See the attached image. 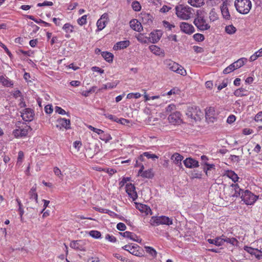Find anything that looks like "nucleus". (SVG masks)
<instances>
[{
    "label": "nucleus",
    "mask_w": 262,
    "mask_h": 262,
    "mask_svg": "<svg viewBox=\"0 0 262 262\" xmlns=\"http://www.w3.org/2000/svg\"><path fill=\"white\" fill-rule=\"evenodd\" d=\"M176 13L177 16L181 19L188 20L192 14L193 9L189 6L179 5L175 7Z\"/></svg>",
    "instance_id": "f257e3e1"
},
{
    "label": "nucleus",
    "mask_w": 262,
    "mask_h": 262,
    "mask_svg": "<svg viewBox=\"0 0 262 262\" xmlns=\"http://www.w3.org/2000/svg\"><path fill=\"white\" fill-rule=\"evenodd\" d=\"M234 6L236 10L241 14H247L251 8L250 0H235Z\"/></svg>",
    "instance_id": "f03ea898"
},
{
    "label": "nucleus",
    "mask_w": 262,
    "mask_h": 262,
    "mask_svg": "<svg viewBox=\"0 0 262 262\" xmlns=\"http://www.w3.org/2000/svg\"><path fill=\"white\" fill-rule=\"evenodd\" d=\"M149 223L152 226H158L160 225L169 226L172 224V220L164 215L153 216L151 217Z\"/></svg>",
    "instance_id": "7ed1b4c3"
},
{
    "label": "nucleus",
    "mask_w": 262,
    "mask_h": 262,
    "mask_svg": "<svg viewBox=\"0 0 262 262\" xmlns=\"http://www.w3.org/2000/svg\"><path fill=\"white\" fill-rule=\"evenodd\" d=\"M186 115L189 118L195 121L201 119L203 113L199 107L196 106H188L186 111Z\"/></svg>",
    "instance_id": "20e7f679"
},
{
    "label": "nucleus",
    "mask_w": 262,
    "mask_h": 262,
    "mask_svg": "<svg viewBox=\"0 0 262 262\" xmlns=\"http://www.w3.org/2000/svg\"><path fill=\"white\" fill-rule=\"evenodd\" d=\"M241 197L242 200L248 205H253L258 198V196L254 194L248 190L242 192Z\"/></svg>",
    "instance_id": "39448f33"
},
{
    "label": "nucleus",
    "mask_w": 262,
    "mask_h": 262,
    "mask_svg": "<svg viewBox=\"0 0 262 262\" xmlns=\"http://www.w3.org/2000/svg\"><path fill=\"white\" fill-rule=\"evenodd\" d=\"M193 24L201 31L207 30L210 28V25L207 23L206 19L201 16H198L194 19Z\"/></svg>",
    "instance_id": "423d86ee"
},
{
    "label": "nucleus",
    "mask_w": 262,
    "mask_h": 262,
    "mask_svg": "<svg viewBox=\"0 0 262 262\" xmlns=\"http://www.w3.org/2000/svg\"><path fill=\"white\" fill-rule=\"evenodd\" d=\"M30 129H31L30 126L26 124L21 126H16V128L13 131V135L16 138L24 137L27 136Z\"/></svg>",
    "instance_id": "0eeeda50"
},
{
    "label": "nucleus",
    "mask_w": 262,
    "mask_h": 262,
    "mask_svg": "<svg viewBox=\"0 0 262 262\" xmlns=\"http://www.w3.org/2000/svg\"><path fill=\"white\" fill-rule=\"evenodd\" d=\"M122 249L137 256H142L143 255L140 246L137 244L126 245L122 247Z\"/></svg>",
    "instance_id": "6e6552de"
},
{
    "label": "nucleus",
    "mask_w": 262,
    "mask_h": 262,
    "mask_svg": "<svg viewBox=\"0 0 262 262\" xmlns=\"http://www.w3.org/2000/svg\"><path fill=\"white\" fill-rule=\"evenodd\" d=\"M168 120L172 124H180L182 122V115L179 112H175L169 115Z\"/></svg>",
    "instance_id": "1a4fd4ad"
},
{
    "label": "nucleus",
    "mask_w": 262,
    "mask_h": 262,
    "mask_svg": "<svg viewBox=\"0 0 262 262\" xmlns=\"http://www.w3.org/2000/svg\"><path fill=\"white\" fill-rule=\"evenodd\" d=\"M57 122L56 127L60 129L64 128L68 130L71 128V121L69 119L60 117L57 119Z\"/></svg>",
    "instance_id": "9d476101"
},
{
    "label": "nucleus",
    "mask_w": 262,
    "mask_h": 262,
    "mask_svg": "<svg viewBox=\"0 0 262 262\" xmlns=\"http://www.w3.org/2000/svg\"><path fill=\"white\" fill-rule=\"evenodd\" d=\"M21 116L24 121L30 122L33 120L34 113L31 108H27L21 113Z\"/></svg>",
    "instance_id": "9b49d317"
},
{
    "label": "nucleus",
    "mask_w": 262,
    "mask_h": 262,
    "mask_svg": "<svg viewBox=\"0 0 262 262\" xmlns=\"http://www.w3.org/2000/svg\"><path fill=\"white\" fill-rule=\"evenodd\" d=\"M125 191L128 196L133 199V201L136 200L138 198L137 193L136 191V188L134 184L128 183L126 185Z\"/></svg>",
    "instance_id": "f8f14e48"
},
{
    "label": "nucleus",
    "mask_w": 262,
    "mask_h": 262,
    "mask_svg": "<svg viewBox=\"0 0 262 262\" xmlns=\"http://www.w3.org/2000/svg\"><path fill=\"white\" fill-rule=\"evenodd\" d=\"M228 190L230 192V196L233 198H237L242 195V192L244 191L237 184H232L228 188Z\"/></svg>",
    "instance_id": "ddd939ff"
},
{
    "label": "nucleus",
    "mask_w": 262,
    "mask_h": 262,
    "mask_svg": "<svg viewBox=\"0 0 262 262\" xmlns=\"http://www.w3.org/2000/svg\"><path fill=\"white\" fill-rule=\"evenodd\" d=\"M205 116L206 119L209 121L213 122L216 118V113L214 107L209 106L205 109Z\"/></svg>",
    "instance_id": "4468645a"
},
{
    "label": "nucleus",
    "mask_w": 262,
    "mask_h": 262,
    "mask_svg": "<svg viewBox=\"0 0 262 262\" xmlns=\"http://www.w3.org/2000/svg\"><path fill=\"white\" fill-rule=\"evenodd\" d=\"M180 27L181 30L186 34H191L194 32V27L187 23L182 22Z\"/></svg>",
    "instance_id": "2eb2a0df"
},
{
    "label": "nucleus",
    "mask_w": 262,
    "mask_h": 262,
    "mask_svg": "<svg viewBox=\"0 0 262 262\" xmlns=\"http://www.w3.org/2000/svg\"><path fill=\"white\" fill-rule=\"evenodd\" d=\"M107 20L108 14L107 13H104L97 22V26L98 31H101L105 28Z\"/></svg>",
    "instance_id": "dca6fc26"
},
{
    "label": "nucleus",
    "mask_w": 262,
    "mask_h": 262,
    "mask_svg": "<svg viewBox=\"0 0 262 262\" xmlns=\"http://www.w3.org/2000/svg\"><path fill=\"white\" fill-rule=\"evenodd\" d=\"M136 207L141 212L144 213L146 215H148L149 214L151 215L152 213L150 208L146 205L141 203H136Z\"/></svg>",
    "instance_id": "f3484780"
},
{
    "label": "nucleus",
    "mask_w": 262,
    "mask_h": 262,
    "mask_svg": "<svg viewBox=\"0 0 262 262\" xmlns=\"http://www.w3.org/2000/svg\"><path fill=\"white\" fill-rule=\"evenodd\" d=\"M221 10L223 18L226 20H230L231 16L227 7V2H224L223 3L222 5L221 6Z\"/></svg>",
    "instance_id": "a211bd4d"
},
{
    "label": "nucleus",
    "mask_w": 262,
    "mask_h": 262,
    "mask_svg": "<svg viewBox=\"0 0 262 262\" xmlns=\"http://www.w3.org/2000/svg\"><path fill=\"white\" fill-rule=\"evenodd\" d=\"M184 164L187 168H196L199 166L198 161L191 158H186L184 161Z\"/></svg>",
    "instance_id": "6ab92c4d"
},
{
    "label": "nucleus",
    "mask_w": 262,
    "mask_h": 262,
    "mask_svg": "<svg viewBox=\"0 0 262 262\" xmlns=\"http://www.w3.org/2000/svg\"><path fill=\"white\" fill-rule=\"evenodd\" d=\"M130 27L136 31L140 32L143 30L141 23L137 19H133L129 22Z\"/></svg>",
    "instance_id": "aec40b11"
},
{
    "label": "nucleus",
    "mask_w": 262,
    "mask_h": 262,
    "mask_svg": "<svg viewBox=\"0 0 262 262\" xmlns=\"http://www.w3.org/2000/svg\"><path fill=\"white\" fill-rule=\"evenodd\" d=\"M162 35V32L159 30H157L154 32H151L149 34V40L152 43L157 42L161 38Z\"/></svg>",
    "instance_id": "412c9836"
},
{
    "label": "nucleus",
    "mask_w": 262,
    "mask_h": 262,
    "mask_svg": "<svg viewBox=\"0 0 262 262\" xmlns=\"http://www.w3.org/2000/svg\"><path fill=\"white\" fill-rule=\"evenodd\" d=\"M183 157L180 154L176 152L174 153L171 157V160L173 161V162L178 166L182 165V161L183 159Z\"/></svg>",
    "instance_id": "4be33fe9"
},
{
    "label": "nucleus",
    "mask_w": 262,
    "mask_h": 262,
    "mask_svg": "<svg viewBox=\"0 0 262 262\" xmlns=\"http://www.w3.org/2000/svg\"><path fill=\"white\" fill-rule=\"evenodd\" d=\"M224 176H227L228 178L231 179L234 182L238 181L239 179L237 174L234 171L231 170H227L225 171Z\"/></svg>",
    "instance_id": "5701e85b"
},
{
    "label": "nucleus",
    "mask_w": 262,
    "mask_h": 262,
    "mask_svg": "<svg viewBox=\"0 0 262 262\" xmlns=\"http://www.w3.org/2000/svg\"><path fill=\"white\" fill-rule=\"evenodd\" d=\"M142 23L144 25H150L152 23V17L148 13L141 14Z\"/></svg>",
    "instance_id": "b1692460"
},
{
    "label": "nucleus",
    "mask_w": 262,
    "mask_h": 262,
    "mask_svg": "<svg viewBox=\"0 0 262 262\" xmlns=\"http://www.w3.org/2000/svg\"><path fill=\"white\" fill-rule=\"evenodd\" d=\"M29 198L31 200H34L36 204L38 203V194L36 192V187H32L29 192Z\"/></svg>",
    "instance_id": "393cba45"
},
{
    "label": "nucleus",
    "mask_w": 262,
    "mask_h": 262,
    "mask_svg": "<svg viewBox=\"0 0 262 262\" xmlns=\"http://www.w3.org/2000/svg\"><path fill=\"white\" fill-rule=\"evenodd\" d=\"M129 43L130 42L129 40H124L118 42L114 46L113 49L115 50L123 49L127 47L129 45Z\"/></svg>",
    "instance_id": "a878e982"
},
{
    "label": "nucleus",
    "mask_w": 262,
    "mask_h": 262,
    "mask_svg": "<svg viewBox=\"0 0 262 262\" xmlns=\"http://www.w3.org/2000/svg\"><path fill=\"white\" fill-rule=\"evenodd\" d=\"M119 83V81H115L112 82H108L103 84L102 87L98 89V91L100 92L103 90L112 89L115 88Z\"/></svg>",
    "instance_id": "bb28decb"
},
{
    "label": "nucleus",
    "mask_w": 262,
    "mask_h": 262,
    "mask_svg": "<svg viewBox=\"0 0 262 262\" xmlns=\"http://www.w3.org/2000/svg\"><path fill=\"white\" fill-rule=\"evenodd\" d=\"M120 234L124 237L129 238L133 241H138L137 235L133 232L125 231L123 233H120Z\"/></svg>",
    "instance_id": "cd10ccee"
},
{
    "label": "nucleus",
    "mask_w": 262,
    "mask_h": 262,
    "mask_svg": "<svg viewBox=\"0 0 262 262\" xmlns=\"http://www.w3.org/2000/svg\"><path fill=\"white\" fill-rule=\"evenodd\" d=\"M170 69L182 76H185L187 74L186 70L184 68V67H170Z\"/></svg>",
    "instance_id": "c85d7f7f"
},
{
    "label": "nucleus",
    "mask_w": 262,
    "mask_h": 262,
    "mask_svg": "<svg viewBox=\"0 0 262 262\" xmlns=\"http://www.w3.org/2000/svg\"><path fill=\"white\" fill-rule=\"evenodd\" d=\"M0 83L4 86L7 87L12 86L13 85V83L11 80L4 76H0Z\"/></svg>",
    "instance_id": "c756f323"
},
{
    "label": "nucleus",
    "mask_w": 262,
    "mask_h": 262,
    "mask_svg": "<svg viewBox=\"0 0 262 262\" xmlns=\"http://www.w3.org/2000/svg\"><path fill=\"white\" fill-rule=\"evenodd\" d=\"M207 242L211 244H213L216 246H221L223 245V239L221 237L218 236L214 239H208Z\"/></svg>",
    "instance_id": "7c9ffc66"
},
{
    "label": "nucleus",
    "mask_w": 262,
    "mask_h": 262,
    "mask_svg": "<svg viewBox=\"0 0 262 262\" xmlns=\"http://www.w3.org/2000/svg\"><path fill=\"white\" fill-rule=\"evenodd\" d=\"M139 176L144 178L151 179L154 177V173L152 169L150 168L143 171Z\"/></svg>",
    "instance_id": "2f4dec72"
},
{
    "label": "nucleus",
    "mask_w": 262,
    "mask_h": 262,
    "mask_svg": "<svg viewBox=\"0 0 262 262\" xmlns=\"http://www.w3.org/2000/svg\"><path fill=\"white\" fill-rule=\"evenodd\" d=\"M248 94V91L244 88H241L236 90L234 92V95L236 97H243L247 96Z\"/></svg>",
    "instance_id": "473e14b6"
},
{
    "label": "nucleus",
    "mask_w": 262,
    "mask_h": 262,
    "mask_svg": "<svg viewBox=\"0 0 262 262\" xmlns=\"http://www.w3.org/2000/svg\"><path fill=\"white\" fill-rule=\"evenodd\" d=\"M102 133H100L99 135L100 136L99 138L102 140L105 141V142H107L111 140H112V138L110 134L105 133L103 130H102Z\"/></svg>",
    "instance_id": "72a5a7b5"
},
{
    "label": "nucleus",
    "mask_w": 262,
    "mask_h": 262,
    "mask_svg": "<svg viewBox=\"0 0 262 262\" xmlns=\"http://www.w3.org/2000/svg\"><path fill=\"white\" fill-rule=\"evenodd\" d=\"M149 49L151 52L157 55H163L164 53L162 50L155 45L150 46Z\"/></svg>",
    "instance_id": "f704fd0d"
},
{
    "label": "nucleus",
    "mask_w": 262,
    "mask_h": 262,
    "mask_svg": "<svg viewBox=\"0 0 262 262\" xmlns=\"http://www.w3.org/2000/svg\"><path fill=\"white\" fill-rule=\"evenodd\" d=\"M188 2L194 7H200L204 4V0H188Z\"/></svg>",
    "instance_id": "c9c22d12"
},
{
    "label": "nucleus",
    "mask_w": 262,
    "mask_h": 262,
    "mask_svg": "<svg viewBox=\"0 0 262 262\" xmlns=\"http://www.w3.org/2000/svg\"><path fill=\"white\" fill-rule=\"evenodd\" d=\"M101 55L106 61L111 62L113 61L114 55L112 53L107 52H102Z\"/></svg>",
    "instance_id": "e433bc0d"
},
{
    "label": "nucleus",
    "mask_w": 262,
    "mask_h": 262,
    "mask_svg": "<svg viewBox=\"0 0 262 262\" xmlns=\"http://www.w3.org/2000/svg\"><path fill=\"white\" fill-rule=\"evenodd\" d=\"M222 239H223V244H224V242L229 243L233 246H237V244H238V241L237 240V239H236L234 237H232V238L226 237L225 238H222Z\"/></svg>",
    "instance_id": "4c0bfd02"
},
{
    "label": "nucleus",
    "mask_w": 262,
    "mask_h": 262,
    "mask_svg": "<svg viewBox=\"0 0 262 262\" xmlns=\"http://www.w3.org/2000/svg\"><path fill=\"white\" fill-rule=\"evenodd\" d=\"M62 29L66 33H70L73 31L74 27L70 23H66L63 25Z\"/></svg>",
    "instance_id": "58836bf2"
},
{
    "label": "nucleus",
    "mask_w": 262,
    "mask_h": 262,
    "mask_svg": "<svg viewBox=\"0 0 262 262\" xmlns=\"http://www.w3.org/2000/svg\"><path fill=\"white\" fill-rule=\"evenodd\" d=\"M146 252L149 254L153 257H156L157 254V252L155 249L151 247L146 246L145 247Z\"/></svg>",
    "instance_id": "ea45409f"
},
{
    "label": "nucleus",
    "mask_w": 262,
    "mask_h": 262,
    "mask_svg": "<svg viewBox=\"0 0 262 262\" xmlns=\"http://www.w3.org/2000/svg\"><path fill=\"white\" fill-rule=\"evenodd\" d=\"M262 56V48L258 51L256 52L254 54L251 56L250 60L253 61L255 60L258 57Z\"/></svg>",
    "instance_id": "a19ab883"
},
{
    "label": "nucleus",
    "mask_w": 262,
    "mask_h": 262,
    "mask_svg": "<svg viewBox=\"0 0 262 262\" xmlns=\"http://www.w3.org/2000/svg\"><path fill=\"white\" fill-rule=\"evenodd\" d=\"M247 59L246 58H241L235 62L231 64L230 66H234V64L235 63L236 64V66H244L247 63Z\"/></svg>",
    "instance_id": "79ce46f5"
},
{
    "label": "nucleus",
    "mask_w": 262,
    "mask_h": 262,
    "mask_svg": "<svg viewBox=\"0 0 262 262\" xmlns=\"http://www.w3.org/2000/svg\"><path fill=\"white\" fill-rule=\"evenodd\" d=\"M236 29L233 25L227 26L225 27V31L229 34H233L235 33Z\"/></svg>",
    "instance_id": "37998d69"
},
{
    "label": "nucleus",
    "mask_w": 262,
    "mask_h": 262,
    "mask_svg": "<svg viewBox=\"0 0 262 262\" xmlns=\"http://www.w3.org/2000/svg\"><path fill=\"white\" fill-rule=\"evenodd\" d=\"M209 19L211 21H214L215 20L217 19V14L214 11V9H212L210 12H209Z\"/></svg>",
    "instance_id": "c03bdc74"
},
{
    "label": "nucleus",
    "mask_w": 262,
    "mask_h": 262,
    "mask_svg": "<svg viewBox=\"0 0 262 262\" xmlns=\"http://www.w3.org/2000/svg\"><path fill=\"white\" fill-rule=\"evenodd\" d=\"M206 165V167L204 168V170L205 172V173L207 176L208 175V171L211 170L212 169H215V165L213 164H209L207 162H205L204 164Z\"/></svg>",
    "instance_id": "a18cd8bd"
},
{
    "label": "nucleus",
    "mask_w": 262,
    "mask_h": 262,
    "mask_svg": "<svg viewBox=\"0 0 262 262\" xmlns=\"http://www.w3.org/2000/svg\"><path fill=\"white\" fill-rule=\"evenodd\" d=\"M132 7L135 11H139L141 9V5L138 1L133 2L132 4Z\"/></svg>",
    "instance_id": "49530a36"
},
{
    "label": "nucleus",
    "mask_w": 262,
    "mask_h": 262,
    "mask_svg": "<svg viewBox=\"0 0 262 262\" xmlns=\"http://www.w3.org/2000/svg\"><path fill=\"white\" fill-rule=\"evenodd\" d=\"M53 171L54 174L58 177L59 178L62 179L63 178V174L62 173L60 169L58 167H54L53 168Z\"/></svg>",
    "instance_id": "de8ad7c7"
},
{
    "label": "nucleus",
    "mask_w": 262,
    "mask_h": 262,
    "mask_svg": "<svg viewBox=\"0 0 262 262\" xmlns=\"http://www.w3.org/2000/svg\"><path fill=\"white\" fill-rule=\"evenodd\" d=\"M81 241H73L70 243V247L75 249H80L79 245Z\"/></svg>",
    "instance_id": "09e8293b"
},
{
    "label": "nucleus",
    "mask_w": 262,
    "mask_h": 262,
    "mask_svg": "<svg viewBox=\"0 0 262 262\" xmlns=\"http://www.w3.org/2000/svg\"><path fill=\"white\" fill-rule=\"evenodd\" d=\"M90 235L95 238H99L101 237V233L96 230H92L89 232Z\"/></svg>",
    "instance_id": "8fccbe9b"
},
{
    "label": "nucleus",
    "mask_w": 262,
    "mask_h": 262,
    "mask_svg": "<svg viewBox=\"0 0 262 262\" xmlns=\"http://www.w3.org/2000/svg\"><path fill=\"white\" fill-rule=\"evenodd\" d=\"M193 39L197 41H202L204 40V36L200 33H196L193 36Z\"/></svg>",
    "instance_id": "3c124183"
},
{
    "label": "nucleus",
    "mask_w": 262,
    "mask_h": 262,
    "mask_svg": "<svg viewBox=\"0 0 262 262\" xmlns=\"http://www.w3.org/2000/svg\"><path fill=\"white\" fill-rule=\"evenodd\" d=\"M55 111L56 113L60 115H67L69 116V113H67L65 110L62 109L61 107L59 106H56L55 108Z\"/></svg>",
    "instance_id": "603ef678"
},
{
    "label": "nucleus",
    "mask_w": 262,
    "mask_h": 262,
    "mask_svg": "<svg viewBox=\"0 0 262 262\" xmlns=\"http://www.w3.org/2000/svg\"><path fill=\"white\" fill-rule=\"evenodd\" d=\"M142 155L143 157L144 156L146 157L148 159H158V157L156 155L153 154H151L149 152H144L143 154V155Z\"/></svg>",
    "instance_id": "864d4df0"
},
{
    "label": "nucleus",
    "mask_w": 262,
    "mask_h": 262,
    "mask_svg": "<svg viewBox=\"0 0 262 262\" xmlns=\"http://www.w3.org/2000/svg\"><path fill=\"white\" fill-rule=\"evenodd\" d=\"M141 95L139 93H130L127 94V99H132L133 98H135L136 99L139 98L141 97Z\"/></svg>",
    "instance_id": "5fc2aeb1"
},
{
    "label": "nucleus",
    "mask_w": 262,
    "mask_h": 262,
    "mask_svg": "<svg viewBox=\"0 0 262 262\" xmlns=\"http://www.w3.org/2000/svg\"><path fill=\"white\" fill-rule=\"evenodd\" d=\"M144 161V158L142 155H140L138 159L136 160V164L135 165V167H137L141 166V164H142V162Z\"/></svg>",
    "instance_id": "6e6d98bb"
},
{
    "label": "nucleus",
    "mask_w": 262,
    "mask_h": 262,
    "mask_svg": "<svg viewBox=\"0 0 262 262\" xmlns=\"http://www.w3.org/2000/svg\"><path fill=\"white\" fill-rule=\"evenodd\" d=\"M79 25H83L86 23V15H83L77 20Z\"/></svg>",
    "instance_id": "4d7b16f0"
},
{
    "label": "nucleus",
    "mask_w": 262,
    "mask_h": 262,
    "mask_svg": "<svg viewBox=\"0 0 262 262\" xmlns=\"http://www.w3.org/2000/svg\"><path fill=\"white\" fill-rule=\"evenodd\" d=\"M237 69V68H235V67H227L224 70L223 73L224 74H228Z\"/></svg>",
    "instance_id": "13d9d810"
},
{
    "label": "nucleus",
    "mask_w": 262,
    "mask_h": 262,
    "mask_svg": "<svg viewBox=\"0 0 262 262\" xmlns=\"http://www.w3.org/2000/svg\"><path fill=\"white\" fill-rule=\"evenodd\" d=\"M130 178L129 177H123L121 181L119 182V186L120 187H122L127 182L129 181Z\"/></svg>",
    "instance_id": "bf43d9fd"
},
{
    "label": "nucleus",
    "mask_w": 262,
    "mask_h": 262,
    "mask_svg": "<svg viewBox=\"0 0 262 262\" xmlns=\"http://www.w3.org/2000/svg\"><path fill=\"white\" fill-rule=\"evenodd\" d=\"M24 154L23 151H19L18 152L17 163V164L19 163V164H21L22 163L23 160L24 159Z\"/></svg>",
    "instance_id": "052dcab7"
},
{
    "label": "nucleus",
    "mask_w": 262,
    "mask_h": 262,
    "mask_svg": "<svg viewBox=\"0 0 262 262\" xmlns=\"http://www.w3.org/2000/svg\"><path fill=\"white\" fill-rule=\"evenodd\" d=\"M176 109V106L174 104H170L167 106L166 108V113H170L172 111L175 110Z\"/></svg>",
    "instance_id": "680f3d73"
},
{
    "label": "nucleus",
    "mask_w": 262,
    "mask_h": 262,
    "mask_svg": "<svg viewBox=\"0 0 262 262\" xmlns=\"http://www.w3.org/2000/svg\"><path fill=\"white\" fill-rule=\"evenodd\" d=\"M53 5V3L52 2L49 1H45L42 3H38L37 6L38 7H42V6H52Z\"/></svg>",
    "instance_id": "e2e57ef3"
},
{
    "label": "nucleus",
    "mask_w": 262,
    "mask_h": 262,
    "mask_svg": "<svg viewBox=\"0 0 262 262\" xmlns=\"http://www.w3.org/2000/svg\"><path fill=\"white\" fill-rule=\"evenodd\" d=\"M45 111L47 114H51L53 111L52 106L50 104L47 105L45 107Z\"/></svg>",
    "instance_id": "0e129e2a"
},
{
    "label": "nucleus",
    "mask_w": 262,
    "mask_h": 262,
    "mask_svg": "<svg viewBox=\"0 0 262 262\" xmlns=\"http://www.w3.org/2000/svg\"><path fill=\"white\" fill-rule=\"evenodd\" d=\"M236 120V117L234 115H230L227 119V122L229 124L233 123Z\"/></svg>",
    "instance_id": "69168bd1"
},
{
    "label": "nucleus",
    "mask_w": 262,
    "mask_h": 262,
    "mask_svg": "<svg viewBox=\"0 0 262 262\" xmlns=\"http://www.w3.org/2000/svg\"><path fill=\"white\" fill-rule=\"evenodd\" d=\"M126 228L125 225L123 223H119L117 225V229L120 231H124Z\"/></svg>",
    "instance_id": "338daca9"
},
{
    "label": "nucleus",
    "mask_w": 262,
    "mask_h": 262,
    "mask_svg": "<svg viewBox=\"0 0 262 262\" xmlns=\"http://www.w3.org/2000/svg\"><path fill=\"white\" fill-rule=\"evenodd\" d=\"M254 120L256 122L262 121V112H260L256 115Z\"/></svg>",
    "instance_id": "774afa93"
}]
</instances>
